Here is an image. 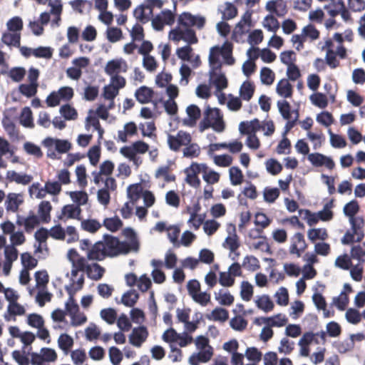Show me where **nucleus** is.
Instances as JSON below:
<instances>
[{"label":"nucleus","instance_id":"f257e3e1","mask_svg":"<svg viewBox=\"0 0 365 365\" xmlns=\"http://www.w3.org/2000/svg\"><path fill=\"white\" fill-rule=\"evenodd\" d=\"M80 248L86 251L88 259L102 261L107 257H115L120 255H125L130 250L138 249V243L133 242L130 245L121 242L116 237L104 235L103 240L92 245L88 239L80 241Z\"/></svg>","mask_w":365,"mask_h":365},{"label":"nucleus","instance_id":"f03ea898","mask_svg":"<svg viewBox=\"0 0 365 365\" xmlns=\"http://www.w3.org/2000/svg\"><path fill=\"white\" fill-rule=\"evenodd\" d=\"M209 128H212L217 132H222L225 129V124L220 110L218 108H210L208 107L205 113L203 119L199 124V130L203 132Z\"/></svg>","mask_w":365,"mask_h":365},{"label":"nucleus","instance_id":"7ed1b4c3","mask_svg":"<svg viewBox=\"0 0 365 365\" xmlns=\"http://www.w3.org/2000/svg\"><path fill=\"white\" fill-rule=\"evenodd\" d=\"M170 38L176 42L182 40L188 45L195 44L198 42L196 33L192 28L177 27L170 32Z\"/></svg>","mask_w":365,"mask_h":365},{"label":"nucleus","instance_id":"20e7f679","mask_svg":"<svg viewBox=\"0 0 365 365\" xmlns=\"http://www.w3.org/2000/svg\"><path fill=\"white\" fill-rule=\"evenodd\" d=\"M191 142L190 133L182 130H179L176 135L171 134L168 135V146L174 152H178L182 146H185Z\"/></svg>","mask_w":365,"mask_h":365},{"label":"nucleus","instance_id":"39448f33","mask_svg":"<svg viewBox=\"0 0 365 365\" xmlns=\"http://www.w3.org/2000/svg\"><path fill=\"white\" fill-rule=\"evenodd\" d=\"M178 22L182 28L196 26L198 29H201L205 24V19L202 16H194L189 12H183L179 16Z\"/></svg>","mask_w":365,"mask_h":365},{"label":"nucleus","instance_id":"423d86ee","mask_svg":"<svg viewBox=\"0 0 365 365\" xmlns=\"http://www.w3.org/2000/svg\"><path fill=\"white\" fill-rule=\"evenodd\" d=\"M175 14L169 9H165L153 19L152 25L156 31H161L165 25L172 26L175 23Z\"/></svg>","mask_w":365,"mask_h":365},{"label":"nucleus","instance_id":"0eeeda50","mask_svg":"<svg viewBox=\"0 0 365 365\" xmlns=\"http://www.w3.org/2000/svg\"><path fill=\"white\" fill-rule=\"evenodd\" d=\"M307 248V244L302 233L297 232L291 237V245L289 249L291 255H295L299 257Z\"/></svg>","mask_w":365,"mask_h":365},{"label":"nucleus","instance_id":"6e6552de","mask_svg":"<svg viewBox=\"0 0 365 365\" xmlns=\"http://www.w3.org/2000/svg\"><path fill=\"white\" fill-rule=\"evenodd\" d=\"M128 69L127 62L123 58H117L109 61L105 67V72L107 75L113 76L118 75L119 73H125Z\"/></svg>","mask_w":365,"mask_h":365},{"label":"nucleus","instance_id":"1a4fd4ad","mask_svg":"<svg viewBox=\"0 0 365 365\" xmlns=\"http://www.w3.org/2000/svg\"><path fill=\"white\" fill-rule=\"evenodd\" d=\"M308 160L314 167L325 166L329 170H333L335 167V163L330 157L319 153L309 154Z\"/></svg>","mask_w":365,"mask_h":365},{"label":"nucleus","instance_id":"9d476101","mask_svg":"<svg viewBox=\"0 0 365 365\" xmlns=\"http://www.w3.org/2000/svg\"><path fill=\"white\" fill-rule=\"evenodd\" d=\"M114 168L115 165L111 160H107L103 161L100 165L99 170L92 173L94 183L98 185L100 182L103 180V176H110L113 173Z\"/></svg>","mask_w":365,"mask_h":365},{"label":"nucleus","instance_id":"9b49d317","mask_svg":"<svg viewBox=\"0 0 365 365\" xmlns=\"http://www.w3.org/2000/svg\"><path fill=\"white\" fill-rule=\"evenodd\" d=\"M16 223L19 226L24 225L25 232L31 233L34 229L39 225L40 220L38 216L31 212L29 215L26 217L18 215Z\"/></svg>","mask_w":365,"mask_h":365},{"label":"nucleus","instance_id":"f8f14e48","mask_svg":"<svg viewBox=\"0 0 365 365\" xmlns=\"http://www.w3.org/2000/svg\"><path fill=\"white\" fill-rule=\"evenodd\" d=\"M148 336L147 328L144 326H140L133 329L129 336V342L136 347H140L141 345Z\"/></svg>","mask_w":365,"mask_h":365},{"label":"nucleus","instance_id":"ddd939ff","mask_svg":"<svg viewBox=\"0 0 365 365\" xmlns=\"http://www.w3.org/2000/svg\"><path fill=\"white\" fill-rule=\"evenodd\" d=\"M186 113L187 118L183 120L184 125L189 127H194L201 116V110L198 106L192 104L187 107Z\"/></svg>","mask_w":365,"mask_h":365},{"label":"nucleus","instance_id":"4468645a","mask_svg":"<svg viewBox=\"0 0 365 365\" xmlns=\"http://www.w3.org/2000/svg\"><path fill=\"white\" fill-rule=\"evenodd\" d=\"M230 227H232V233L230 232V235L225 238L223 245L225 248H228L231 252L235 253L240 247V242L236 233L235 225L230 224Z\"/></svg>","mask_w":365,"mask_h":365},{"label":"nucleus","instance_id":"2eb2a0df","mask_svg":"<svg viewBox=\"0 0 365 365\" xmlns=\"http://www.w3.org/2000/svg\"><path fill=\"white\" fill-rule=\"evenodd\" d=\"M266 9L279 17L284 16L287 12V4L284 0L269 1L266 4Z\"/></svg>","mask_w":365,"mask_h":365},{"label":"nucleus","instance_id":"dca6fc26","mask_svg":"<svg viewBox=\"0 0 365 365\" xmlns=\"http://www.w3.org/2000/svg\"><path fill=\"white\" fill-rule=\"evenodd\" d=\"M210 80L218 91L227 87V80L221 71H210Z\"/></svg>","mask_w":365,"mask_h":365},{"label":"nucleus","instance_id":"f3484780","mask_svg":"<svg viewBox=\"0 0 365 365\" xmlns=\"http://www.w3.org/2000/svg\"><path fill=\"white\" fill-rule=\"evenodd\" d=\"M81 209L79 206L73 204L66 205L63 207L61 213L58 216L60 220L67 219H80Z\"/></svg>","mask_w":365,"mask_h":365},{"label":"nucleus","instance_id":"a211bd4d","mask_svg":"<svg viewBox=\"0 0 365 365\" xmlns=\"http://www.w3.org/2000/svg\"><path fill=\"white\" fill-rule=\"evenodd\" d=\"M138 133V128L134 122H129L124 125L123 130H118V140L123 143L128 141V137H132Z\"/></svg>","mask_w":365,"mask_h":365},{"label":"nucleus","instance_id":"6ab92c4d","mask_svg":"<svg viewBox=\"0 0 365 365\" xmlns=\"http://www.w3.org/2000/svg\"><path fill=\"white\" fill-rule=\"evenodd\" d=\"M239 129L242 134H255L257 131L261 130V124L257 118H255L251 121L241 122Z\"/></svg>","mask_w":365,"mask_h":365},{"label":"nucleus","instance_id":"aec40b11","mask_svg":"<svg viewBox=\"0 0 365 365\" xmlns=\"http://www.w3.org/2000/svg\"><path fill=\"white\" fill-rule=\"evenodd\" d=\"M6 178L10 182H15L23 185H29L33 180L32 175L19 173L14 170H9L6 173Z\"/></svg>","mask_w":365,"mask_h":365},{"label":"nucleus","instance_id":"412c9836","mask_svg":"<svg viewBox=\"0 0 365 365\" xmlns=\"http://www.w3.org/2000/svg\"><path fill=\"white\" fill-rule=\"evenodd\" d=\"M276 92L279 96L289 98L292 96L293 87L288 79L282 78L277 84Z\"/></svg>","mask_w":365,"mask_h":365},{"label":"nucleus","instance_id":"4be33fe9","mask_svg":"<svg viewBox=\"0 0 365 365\" xmlns=\"http://www.w3.org/2000/svg\"><path fill=\"white\" fill-rule=\"evenodd\" d=\"M153 95V90L145 86L138 88L135 93V96L137 101L142 104L150 102Z\"/></svg>","mask_w":365,"mask_h":365},{"label":"nucleus","instance_id":"5701e85b","mask_svg":"<svg viewBox=\"0 0 365 365\" xmlns=\"http://www.w3.org/2000/svg\"><path fill=\"white\" fill-rule=\"evenodd\" d=\"M220 50L218 46H214L210 48L209 55V64L210 71H221L222 63L220 60Z\"/></svg>","mask_w":365,"mask_h":365},{"label":"nucleus","instance_id":"b1692460","mask_svg":"<svg viewBox=\"0 0 365 365\" xmlns=\"http://www.w3.org/2000/svg\"><path fill=\"white\" fill-rule=\"evenodd\" d=\"M307 237L312 242L326 240L329 235L326 228H312L307 231Z\"/></svg>","mask_w":365,"mask_h":365},{"label":"nucleus","instance_id":"393cba45","mask_svg":"<svg viewBox=\"0 0 365 365\" xmlns=\"http://www.w3.org/2000/svg\"><path fill=\"white\" fill-rule=\"evenodd\" d=\"M88 277L95 281L101 279L104 273L105 269L97 263L93 264H88L86 270Z\"/></svg>","mask_w":365,"mask_h":365},{"label":"nucleus","instance_id":"a878e982","mask_svg":"<svg viewBox=\"0 0 365 365\" xmlns=\"http://www.w3.org/2000/svg\"><path fill=\"white\" fill-rule=\"evenodd\" d=\"M344 5L343 0H329V3L324 8L327 11L331 17H335L339 14Z\"/></svg>","mask_w":365,"mask_h":365},{"label":"nucleus","instance_id":"bb28decb","mask_svg":"<svg viewBox=\"0 0 365 365\" xmlns=\"http://www.w3.org/2000/svg\"><path fill=\"white\" fill-rule=\"evenodd\" d=\"M206 317L209 320L225 322L229 318V312L224 308L217 307L210 314H207Z\"/></svg>","mask_w":365,"mask_h":365},{"label":"nucleus","instance_id":"cd10ccee","mask_svg":"<svg viewBox=\"0 0 365 365\" xmlns=\"http://www.w3.org/2000/svg\"><path fill=\"white\" fill-rule=\"evenodd\" d=\"M52 209L49 201H42L38 205V213L39 220L45 223H48L51 220L50 212Z\"/></svg>","mask_w":365,"mask_h":365},{"label":"nucleus","instance_id":"c85d7f7f","mask_svg":"<svg viewBox=\"0 0 365 365\" xmlns=\"http://www.w3.org/2000/svg\"><path fill=\"white\" fill-rule=\"evenodd\" d=\"M255 85L252 82L246 81L243 82L240 89V96L244 101H249L255 93Z\"/></svg>","mask_w":365,"mask_h":365},{"label":"nucleus","instance_id":"c756f323","mask_svg":"<svg viewBox=\"0 0 365 365\" xmlns=\"http://www.w3.org/2000/svg\"><path fill=\"white\" fill-rule=\"evenodd\" d=\"M22 200L19 198L16 193H9L5 202V206L7 211L15 212L18 210L19 205L22 203Z\"/></svg>","mask_w":365,"mask_h":365},{"label":"nucleus","instance_id":"7c9ffc66","mask_svg":"<svg viewBox=\"0 0 365 365\" xmlns=\"http://www.w3.org/2000/svg\"><path fill=\"white\" fill-rule=\"evenodd\" d=\"M58 345L67 354L73 345V339L67 334H61L58 339Z\"/></svg>","mask_w":365,"mask_h":365},{"label":"nucleus","instance_id":"2f4dec72","mask_svg":"<svg viewBox=\"0 0 365 365\" xmlns=\"http://www.w3.org/2000/svg\"><path fill=\"white\" fill-rule=\"evenodd\" d=\"M1 41L7 46H14L15 47H20L21 34L20 33H4L1 37Z\"/></svg>","mask_w":365,"mask_h":365},{"label":"nucleus","instance_id":"473e14b6","mask_svg":"<svg viewBox=\"0 0 365 365\" xmlns=\"http://www.w3.org/2000/svg\"><path fill=\"white\" fill-rule=\"evenodd\" d=\"M20 123L26 128H34L33 114L30 108L25 107L22 109L20 115Z\"/></svg>","mask_w":365,"mask_h":365},{"label":"nucleus","instance_id":"72a5a7b5","mask_svg":"<svg viewBox=\"0 0 365 365\" xmlns=\"http://www.w3.org/2000/svg\"><path fill=\"white\" fill-rule=\"evenodd\" d=\"M257 307L264 312H271L274 309V303L267 295H262L256 300Z\"/></svg>","mask_w":365,"mask_h":365},{"label":"nucleus","instance_id":"f704fd0d","mask_svg":"<svg viewBox=\"0 0 365 365\" xmlns=\"http://www.w3.org/2000/svg\"><path fill=\"white\" fill-rule=\"evenodd\" d=\"M123 222L117 216L106 218L103 220V225L106 227L107 230L113 232L120 230L123 227Z\"/></svg>","mask_w":365,"mask_h":365},{"label":"nucleus","instance_id":"c9c22d12","mask_svg":"<svg viewBox=\"0 0 365 365\" xmlns=\"http://www.w3.org/2000/svg\"><path fill=\"white\" fill-rule=\"evenodd\" d=\"M37 355L41 358V361L48 363L55 361L58 357L56 351L48 347L41 348L40 353H37Z\"/></svg>","mask_w":365,"mask_h":365},{"label":"nucleus","instance_id":"e433bc0d","mask_svg":"<svg viewBox=\"0 0 365 365\" xmlns=\"http://www.w3.org/2000/svg\"><path fill=\"white\" fill-rule=\"evenodd\" d=\"M305 41L309 39L311 41H315L319 38V31L313 25L308 24L302 29V31Z\"/></svg>","mask_w":365,"mask_h":365},{"label":"nucleus","instance_id":"4c0bfd02","mask_svg":"<svg viewBox=\"0 0 365 365\" xmlns=\"http://www.w3.org/2000/svg\"><path fill=\"white\" fill-rule=\"evenodd\" d=\"M263 322L268 324L270 327H283L284 326L288 319L284 315L280 314L275 315L273 317L263 318Z\"/></svg>","mask_w":365,"mask_h":365},{"label":"nucleus","instance_id":"58836bf2","mask_svg":"<svg viewBox=\"0 0 365 365\" xmlns=\"http://www.w3.org/2000/svg\"><path fill=\"white\" fill-rule=\"evenodd\" d=\"M72 9L79 14L83 13V9L86 8L88 11L92 9L93 3L88 0H74L69 2Z\"/></svg>","mask_w":365,"mask_h":365},{"label":"nucleus","instance_id":"ea45409f","mask_svg":"<svg viewBox=\"0 0 365 365\" xmlns=\"http://www.w3.org/2000/svg\"><path fill=\"white\" fill-rule=\"evenodd\" d=\"M200 154V148L196 143H190L183 149V156L188 158H197Z\"/></svg>","mask_w":365,"mask_h":365},{"label":"nucleus","instance_id":"a19ab883","mask_svg":"<svg viewBox=\"0 0 365 365\" xmlns=\"http://www.w3.org/2000/svg\"><path fill=\"white\" fill-rule=\"evenodd\" d=\"M334 206V200H331L329 202L324 205L322 210L318 212L319 217L322 221H329L333 218L334 213L331 208Z\"/></svg>","mask_w":365,"mask_h":365},{"label":"nucleus","instance_id":"79ce46f5","mask_svg":"<svg viewBox=\"0 0 365 365\" xmlns=\"http://www.w3.org/2000/svg\"><path fill=\"white\" fill-rule=\"evenodd\" d=\"M155 175L157 178H163L164 180L167 182L175 180V175L170 173V167L168 165L160 167L156 170Z\"/></svg>","mask_w":365,"mask_h":365},{"label":"nucleus","instance_id":"37998d69","mask_svg":"<svg viewBox=\"0 0 365 365\" xmlns=\"http://www.w3.org/2000/svg\"><path fill=\"white\" fill-rule=\"evenodd\" d=\"M81 225L83 230L91 233L97 232L101 227V223L94 219L83 220Z\"/></svg>","mask_w":365,"mask_h":365},{"label":"nucleus","instance_id":"c03bdc74","mask_svg":"<svg viewBox=\"0 0 365 365\" xmlns=\"http://www.w3.org/2000/svg\"><path fill=\"white\" fill-rule=\"evenodd\" d=\"M229 173L232 185H238L243 182V174L238 167H231L229 170Z\"/></svg>","mask_w":365,"mask_h":365},{"label":"nucleus","instance_id":"a18cd8bd","mask_svg":"<svg viewBox=\"0 0 365 365\" xmlns=\"http://www.w3.org/2000/svg\"><path fill=\"white\" fill-rule=\"evenodd\" d=\"M275 74L272 69L263 67L260 71V80L263 84L272 85L274 81Z\"/></svg>","mask_w":365,"mask_h":365},{"label":"nucleus","instance_id":"49530a36","mask_svg":"<svg viewBox=\"0 0 365 365\" xmlns=\"http://www.w3.org/2000/svg\"><path fill=\"white\" fill-rule=\"evenodd\" d=\"M139 298V294L135 291H128L122 296V303L129 307H133Z\"/></svg>","mask_w":365,"mask_h":365},{"label":"nucleus","instance_id":"de8ad7c7","mask_svg":"<svg viewBox=\"0 0 365 365\" xmlns=\"http://www.w3.org/2000/svg\"><path fill=\"white\" fill-rule=\"evenodd\" d=\"M60 113L66 120H75L78 117L76 110L69 104L63 105L60 108Z\"/></svg>","mask_w":365,"mask_h":365},{"label":"nucleus","instance_id":"09e8293b","mask_svg":"<svg viewBox=\"0 0 365 365\" xmlns=\"http://www.w3.org/2000/svg\"><path fill=\"white\" fill-rule=\"evenodd\" d=\"M221 12L222 14V19L230 20L237 15V9L232 3L225 2V8Z\"/></svg>","mask_w":365,"mask_h":365},{"label":"nucleus","instance_id":"8fccbe9b","mask_svg":"<svg viewBox=\"0 0 365 365\" xmlns=\"http://www.w3.org/2000/svg\"><path fill=\"white\" fill-rule=\"evenodd\" d=\"M242 267L251 272H255L260 267L259 260L252 255L244 258Z\"/></svg>","mask_w":365,"mask_h":365},{"label":"nucleus","instance_id":"3c124183","mask_svg":"<svg viewBox=\"0 0 365 365\" xmlns=\"http://www.w3.org/2000/svg\"><path fill=\"white\" fill-rule=\"evenodd\" d=\"M26 73L24 68L14 67L9 71L8 76L14 82H20L24 78Z\"/></svg>","mask_w":365,"mask_h":365},{"label":"nucleus","instance_id":"603ef678","mask_svg":"<svg viewBox=\"0 0 365 365\" xmlns=\"http://www.w3.org/2000/svg\"><path fill=\"white\" fill-rule=\"evenodd\" d=\"M277 108L282 118L289 120L292 117L291 106L286 100L278 101L277 103Z\"/></svg>","mask_w":365,"mask_h":365},{"label":"nucleus","instance_id":"864d4df0","mask_svg":"<svg viewBox=\"0 0 365 365\" xmlns=\"http://www.w3.org/2000/svg\"><path fill=\"white\" fill-rule=\"evenodd\" d=\"M247 321L242 316H237L231 319L230 321V327L236 331H242L247 327Z\"/></svg>","mask_w":365,"mask_h":365},{"label":"nucleus","instance_id":"5fc2aeb1","mask_svg":"<svg viewBox=\"0 0 365 365\" xmlns=\"http://www.w3.org/2000/svg\"><path fill=\"white\" fill-rule=\"evenodd\" d=\"M38 86V84L23 83L19 86V92L22 95H24L28 98H31L36 94Z\"/></svg>","mask_w":365,"mask_h":365},{"label":"nucleus","instance_id":"6e6d98bb","mask_svg":"<svg viewBox=\"0 0 365 365\" xmlns=\"http://www.w3.org/2000/svg\"><path fill=\"white\" fill-rule=\"evenodd\" d=\"M250 26L251 25V14L246 13L240 22L236 25L235 31L236 33L242 35L248 31V29H245V26Z\"/></svg>","mask_w":365,"mask_h":365},{"label":"nucleus","instance_id":"4d7b16f0","mask_svg":"<svg viewBox=\"0 0 365 365\" xmlns=\"http://www.w3.org/2000/svg\"><path fill=\"white\" fill-rule=\"evenodd\" d=\"M335 266L344 270H348L352 267V262L347 254H344L336 257Z\"/></svg>","mask_w":365,"mask_h":365},{"label":"nucleus","instance_id":"13d9d810","mask_svg":"<svg viewBox=\"0 0 365 365\" xmlns=\"http://www.w3.org/2000/svg\"><path fill=\"white\" fill-rule=\"evenodd\" d=\"M21 259L24 269H32L37 266L38 260L29 252L22 253Z\"/></svg>","mask_w":365,"mask_h":365},{"label":"nucleus","instance_id":"bf43d9fd","mask_svg":"<svg viewBox=\"0 0 365 365\" xmlns=\"http://www.w3.org/2000/svg\"><path fill=\"white\" fill-rule=\"evenodd\" d=\"M312 103L320 108H324L328 105V100L325 94L317 93L310 96Z\"/></svg>","mask_w":365,"mask_h":365},{"label":"nucleus","instance_id":"052dcab7","mask_svg":"<svg viewBox=\"0 0 365 365\" xmlns=\"http://www.w3.org/2000/svg\"><path fill=\"white\" fill-rule=\"evenodd\" d=\"M263 26L268 31L276 32L279 28V23L274 16L267 15L264 19Z\"/></svg>","mask_w":365,"mask_h":365},{"label":"nucleus","instance_id":"680f3d73","mask_svg":"<svg viewBox=\"0 0 365 365\" xmlns=\"http://www.w3.org/2000/svg\"><path fill=\"white\" fill-rule=\"evenodd\" d=\"M216 300L219 302L221 305L230 306L234 302V297L229 292H224L220 289L218 294L215 296Z\"/></svg>","mask_w":365,"mask_h":365},{"label":"nucleus","instance_id":"e2e57ef3","mask_svg":"<svg viewBox=\"0 0 365 365\" xmlns=\"http://www.w3.org/2000/svg\"><path fill=\"white\" fill-rule=\"evenodd\" d=\"M192 51L193 49L190 45H187L177 48L176 54L180 59L190 61L192 56Z\"/></svg>","mask_w":365,"mask_h":365},{"label":"nucleus","instance_id":"0e129e2a","mask_svg":"<svg viewBox=\"0 0 365 365\" xmlns=\"http://www.w3.org/2000/svg\"><path fill=\"white\" fill-rule=\"evenodd\" d=\"M264 199L267 202L273 203L279 196V190L277 187H265L263 192Z\"/></svg>","mask_w":365,"mask_h":365},{"label":"nucleus","instance_id":"69168bd1","mask_svg":"<svg viewBox=\"0 0 365 365\" xmlns=\"http://www.w3.org/2000/svg\"><path fill=\"white\" fill-rule=\"evenodd\" d=\"M274 297H276V302L281 306H286L289 302V294L285 287H280L276 292Z\"/></svg>","mask_w":365,"mask_h":365},{"label":"nucleus","instance_id":"338daca9","mask_svg":"<svg viewBox=\"0 0 365 365\" xmlns=\"http://www.w3.org/2000/svg\"><path fill=\"white\" fill-rule=\"evenodd\" d=\"M220 224L215 220H207L205 221L203 230L208 236L214 235L220 228Z\"/></svg>","mask_w":365,"mask_h":365},{"label":"nucleus","instance_id":"774afa93","mask_svg":"<svg viewBox=\"0 0 365 365\" xmlns=\"http://www.w3.org/2000/svg\"><path fill=\"white\" fill-rule=\"evenodd\" d=\"M359 210V205L358 202L355 200L346 203L344 207V212L345 215L348 216L349 218L354 217Z\"/></svg>","mask_w":365,"mask_h":365}]
</instances>
